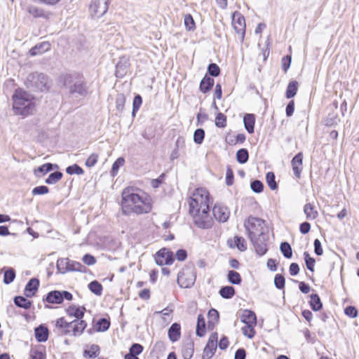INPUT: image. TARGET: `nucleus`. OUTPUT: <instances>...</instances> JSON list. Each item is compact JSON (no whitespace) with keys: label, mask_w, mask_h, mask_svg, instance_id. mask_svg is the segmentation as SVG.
Masks as SVG:
<instances>
[{"label":"nucleus","mask_w":359,"mask_h":359,"mask_svg":"<svg viewBox=\"0 0 359 359\" xmlns=\"http://www.w3.org/2000/svg\"><path fill=\"white\" fill-rule=\"evenodd\" d=\"M13 109L15 114L27 116L35 109L33 97L27 92L19 88L13 95Z\"/></svg>","instance_id":"obj_2"},{"label":"nucleus","mask_w":359,"mask_h":359,"mask_svg":"<svg viewBox=\"0 0 359 359\" xmlns=\"http://www.w3.org/2000/svg\"><path fill=\"white\" fill-rule=\"evenodd\" d=\"M249 158V154L246 149H240L236 152V159L239 163H245Z\"/></svg>","instance_id":"obj_37"},{"label":"nucleus","mask_w":359,"mask_h":359,"mask_svg":"<svg viewBox=\"0 0 359 359\" xmlns=\"http://www.w3.org/2000/svg\"><path fill=\"white\" fill-rule=\"evenodd\" d=\"M49 189L46 186H39L36 187L32 189V194L33 195H41L45 194L48 192Z\"/></svg>","instance_id":"obj_61"},{"label":"nucleus","mask_w":359,"mask_h":359,"mask_svg":"<svg viewBox=\"0 0 359 359\" xmlns=\"http://www.w3.org/2000/svg\"><path fill=\"white\" fill-rule=\"evenodd\" d=\"M298 90V83L296 81H290L287 86L285 96L290 99L295 96Z\"/></svg>","instance_id":"obj_32"},{"label":"nucleus","mask_w":359,"mask_h":359,"mask_svg":"<svg viewBox=\"0 0 359 359\" xmlns=\"http://www.w3.org/2000/svg\"><path fill=\"white\" fill-rule=\"evenodd\" d=\"M303 255L306 268L312 272L314 271L315 259L311 257L308 252H304Z\"/></svg>","instance_id":"obj_42"},{"label":"nucleus","mask_w":359,"mask_h":359,"mask_svg":"<svg viewBox=\"0 0 359 359\" xmlns=\"http://www.w3.org/2000/svg\"><path fill=\"white\" fill-rule=\"evenodd\" d=\"M205 137V131L202 128L196 129L194 133V141L198 144H202Z\"/></svg>","instance_id":"obj_47"},{"label":"nucleus","mask_w":359,"mask_h":359,"mask_svg":"<svg viewBox=\"0 0 359 359\" xmlns=\"http://www.w3.org/2000/svg\"><path fill=\"white\" fill-rule=\"evenodd\" d=\"M143 351V346L140 344H133L130 348L129 353L137 356Z\"/></svg>","instance_id":"obj_58"},{"label":"nucleus","mask_w":359,"mask_h":359,"mask_svg":"<svg viewBox=\"0 0 359 359\" xmlns=\"http://www.w3.org/2000/svg\"><path fill=\"white\" fill-rule=\"evenodd\" d=\"M89 290L96 295H101L102 292V285L97 280H93L88 284Z\"/></svg>","instance_id":"obj_38"},{"label":"nucleus","mask_w":359,"mask_h":359,"mask_svg":"<svg viewBox=\"0 0 359 359\" xmlns=\"http://www.w3.org/2000/svg\"><path fill=\"white\" fill-rule=\"evenodd\" d=\"M66 172L69 175H82L83 173V170L77 164H74L72 165L68 166L66 168Z\"/></svg>","instance_id":"obj_51"},{"label":"nucleus","mask_w":359,"mask_h":359,"mask_svg":"<svg viewBox=\"0 0 359 359\" xmlns=\"http://www.w3.org/2000/svg\"><path fill=\"white\" fill-rule=\"evenodd\" d=\"M215 126L224 128L226 126V116L223 113H218L215 118Z\"/></svg>","instance_id":"obj_44"},{"label":"nucleus","mask_w":359,"mask_h":359,"mask_svg":"<svg viewBox=\"0 0 359 359\" xmlns=\"http://www.w3.org/2000/svg\"><path fill=\"white\" fill-rule=\"evenodd\" d=\"M69 259L68 258H60L58 259L56 263V267L58 272L61 273H65L69 271Z\"/></svg>","instance_id":"obj_30"},{"label":"nucleus","mask_w":359,"mask_h":359,"mask_svg":"<svg viewBox=\"0 0 359 359\" xmlns=\"http://www.w3.org/2000/svg\"><path fill=\"white\" fill-rule=\"evenodd\" d=\"M208 72L212 76H218L220 74V69L215 63H211L208 65Z\"/></svg>","instance_id":"obj_55"},{"label":"nucleus","mask_w":359,"mask_h":359,"mask_svg":"<svg viewBox=\"0 0 359 359\" xmlns=\"http://www.w3.org/2000/svg\"><path fill=\"white\" fill-rule=\"evenodd\" d=\"M266 182L268 186L272 190H276L278 187V185L275 180V175L272 172H269L266 176Z\"/></svg>","instance_id":"obj_49"},{"label":"nucleus","mask_w":359,"mask_h":359,"mask_svg":"<svg viewBox=\"0 0 359 359\" xmlns=\"http://www.w3.org/2000/svg\"><path fill=\"white\" fill-rule=\"evenodd\" d=\"M250 187L254 192L259 194L263 191L264 184L261 181L255 180L251 182Z\"/></svg>","instance_id":"obj_52"},{"label":"nucleus","mask_w":359,"mask_h":359,"mask_svg":"<svg viewBox=\"0 0 359 359\" xmlns=\"http://www.w3.org/2000/svg\"><path fill=\"white\" fill-rule=\"evenodd\" d=\"M303 154L302 152L296 154L291 161L294 175L299 178L302 170Z\"/></svg>","instance_id":"obj_16"},{"label":"nucleus","mask_w":359,"mask_h":359,"mask_svg":"<svg viewBox=\"0 0 359 359\" xmlns=\"http://www.w3.org/2000/svg\"><path fill=\"white\" fill-rule=\"evenodd\" d=\"M43 300L50 304H61L62 302V298L60 294V291L53 290L48 292L46 297V299H43Z\"/></svg>","instance_id":"obj_24"},{"label":"nucleus","mask_w":359,"mask_h":359,"mask_svg":"<svg viewBox=\"0 0 359 359\" xmlns=\"http://www.w3.org/2000/svg\"><path fill=\"white\" fill-rule=\"evenodd\" d=\"M126 102V97L123 95H118L116 99V107L118 111H122Z\"/></svg>","instance_id":"obj_57"},{"label":"nucleus","mask_w":359,"mask_h":359,"mask_svg":"<svg viewBox=\"0 0 359 359\" xmlns=\"http://www.w3.org/2000/svg\"><path fill=\"white\" fill-rule=\"evenodd\" d=\"M219 292L223 298L230 299L234 295L235 290L232 286H224Z\"/></svg>","instance_id":"obj_36"},{"label":"nucleus","mask_w":359,"mask_h":359,"mask_svg":"<svg viewBox=\"0 0 359 359\" xmlns=\"http://www.w3.org/2000/svg\"><path fill=\"white\" fill-rule=\"evenodd\" d=\"M142 103V98L140 95H137L135 96L133 99V111H132V116L133 117L135 116L136 112L139 110L140 106Z\"/></svg>","instance_id":"obj_46"},{"label":"nucleus","mask_w":359,"mask_h":359,"mask_svg":"<svg viewBox=\"0 0 359 359\" xmlns=\"http://www.w3.org/2000/svg\"><path fill=\"white\" fill-rule=\"evenodd\" d=\"M232 23L236 33L240 36L241 41H243L245 32V20L239 13H235L233 15Z\"/></svg>","instance_id":"obj_13"},{"label":"nucleus","mask_w":359,"mask_h":359,"mask_svg":"<svg viewBox=\"0 0 359 359\" xmlns=\"http://www.w3.org/2000/svg\"><path fill=\"white\" fill-rule=\"evenodd\" d=\"M62 177V173L60 171L54 172L49 175L46 180V183L48 184H54L59 182Z\"/></svg>","instance_id":"obj_40"},{"label":"nucleus","mask_w":359,"mask_h":359,"mask_svg":"<svg viewBox=\"0 0 359 359\" xmlns=\"http://www.w3.org/2000/svg\"><path fill=\"white\" fill-rule=\"evenodd\" d=\"M14 303L17 306L25 309H29L32 306V302L22 296L15 297L14 298Z\"/></svg>","instance_id":"obj_31"},{"label":"nucleus","mask_w":359,"mask_h":359,"mask_svg":"<svg viewBox=\"0 0 359 359\" xmlns=\"http://www.w3.org/2000/svg\"><path fill=\"white\" fill-rule=\"evenodd\" d=\"M173 261V253L167 248L161 249L155 255V262L159 266L170 265Z\"/></svg>","instance_id":"obj_11"},{"label":"nucleus","mask_w":359,"mask_h":359,"mask_svg":"<svg viewBox=\"0 0 359 359\" xmlns=\"http://www.w3.org/2000/svg\"><path fill=\"white\" fill-rule=\"evenodd\" d=\"M27 11L30 15H32L34 18L41 17L43 15V10L34 6H29L27 8Z\"/></svg>","instance_id":"obj_56"},{"label":"nucleus","mask_w":359,"mask_h":359,"mask_svg":"<svg viewBox=\"0 0 359 359\" xmlns=\"http://www.w3.org/2000/svg\"><path fill=\"white\" fill-rule=\"evenodd\" d=\"M234 242H235V245H236V248L240 251L243 252L247 250V244H246L245 239L243 237L238 236H235Z\"/></svg>","instance_id":"obj_48"},{"label":"nucleus","mask_w":359,"mask_h":359,"mask_svg":"<svg viewBox=\"0 0 359 359\" xmlns=\"http://www.w3.org/2000/svg\"><path fill=\"white\" fill-rule=\"evenodd\" d=\"M97 325L98 331L104 332L109 329L110 323L105 318H101L98 320Z\"/></svg>","instance_id":"obj_53"},{"label":"nucleus","mask_w":359,"mask_h":359,"mask_svg":"<svg viewBox=\"0 0 359 359\" xmlns=\"http://www.w3.org/2000/svg\"><path fill=\"white\" fill-rule=\"evenodd\" d=\"M209 193L203 188H198L193 193L189 201V212H194L197 209L209 210Z\"/></svg>","instance_id":"obj_3"},{"label":"nucleus","mask_w":359,"mask_h":359,"mask_svg":"<svg viewBox=\"0 0 359 359\" xmlns=\"http://www.w3.org/2000/svg\"><path fill=\"white\" fill-rule=\"evenodd\" d=\"M233 183V172L232 169L229 166L226 168V184L228 186L232 185Z\"/></svg>","instance_id":"obj_62"},{"label":"nucleus","mask_w":359,"mask_h":359,"mask_svg":"<svg viewBox=\"0 0 359 359\" xmlns=\"http://www.w3.org/2000/svg\"><path fill=\"white\" fill-rule=\"evenodd\" d=\"M97 158H98V155L97 154H92L86 160V165L87 167H93L94 166L97 161Z\"/></svg>","instance_id":"obj_63"},{"label":"nucleus","mask_w":359,"mask_h":359,"mask_svg":"<svg viewBox=\"0 0 359 359\" xmlns=\"http://www.w3.org/2000/svg\"><path fill=\"white\" fill-rule=\"evenodd\" d=\"M31 359H45V355L39 351L32 349L30 351Z\"/></svg>","instance_id":"obj_64"},{"label":"nucleus","mask_w":359,"mask_h":359,"mask_svg":"<svg viewBox=\"0 0 359 359\" xmlns=\"http://www.w3.org/2000/svg\"><path fill=\"white\" fill-rule=\"evenodd\" d=\"M64 86L68 89L69 93L72 95L84 97L88 93L87 87L84 81L80 79L73 78L70 75L65 77Z\"/></svg>","instance_id":"obj_4"},{"label":"nucleus","mask_w":359,"mask_h":359,"mask_svg":"<svg viewBox=\"0 0 359 359\" xmlns=\"http://www.w3.org/2000/svg\"><path fill=\"white\" fill-rule=\"evenodd\" d=\"M28 87L43 91L48 88V78L42 73L30 74L27 79Z\"/></svg>","instance_id":"obj_8"},{"label":"nucleus","mask_w":359,"mask_h":359,"mask_svg":"<svg viewBox=\"0 0 359 359\" xmlns=\"http://www.w3.org/2000/svg\"><path fill=\"white\" fill-rule=\"evenodd\" d=\"M184 26L189 31H193L196 29L195 22L191 15L187 14L184 16Z\"/></svg>","instance_id":"obj_45"},{"label":"nucleus","mask_w":359,"mask_h":359,"mask_svg":"<svg viewBox=\"0 0 359 359\" xmlns=\"http://www.w3.org/2000/svg\"><path fill=\"white\" fill-rule=\"evenodd\" d=\"M84 307L76 306H69L66 311L69 316L75 317L79 320H83L82 318L84 316Z\"/></svg>","instance_id":"obj_19"},{"label":"nucleus","mask_w":359,"mask_h":359,"mask_svg":"<svg viewBox=\"0 0 359 359\" xmlns=\"http://www.w3.org/2000/svg\"><path fill=\"white\" fill-rule=\"evenodd\" d=\"M228 280L234 285L240 284L241 282V277L239 273L235 271H229L227 275Z\"/></svg>","instance_id":"obj_39"},{"label":"nucleus","mask_w":359,"mask_h":359,"mask_svg":"<svg viewBox=\"0 0 359 359\" xmlns=\"http://www.w3.org/2000/svg\"><path fill=\"white\" fill-rule=\"evenodd\" d=\"M253 325H254L245 324V325L242 328L243 334L249 339L253 338L255 334Z\"/></svg>","instance_id":"obj_50"},{"label":"nucleus","mask_w":359,"mask_h":359,"mask_svg":"<svg viewBox=\"0 0 359 359\" xmlns=\"http://www.w3.org/2000/svg\"><path fill=\"white\" fill-rule=\"evenodd\" d=\"M196 333L197 336L202 337L205 334V322L203 315L199 314L197 318V325Z\"/></svg>","instance_id":"obj_28"},{"label":"nucleus","mask_w":359,"mask_h":359,"mask_svg":"<svg viewBox=\"0 0 359 359\" xmlns=\"http://www.w3.org/2000/svg\"><path fill=\"white\" fill-rule=\"evenodd\" d=\"M214 85V79L205 75L200 83V90L202 93H206L211 90Z\"/></svg>","instance_id":"obj_27"},{"label":"nucleus","mask_w":359,"mask_h":359,"mask_svg":"<svg viewBox=\"0 0 359 359\" xmlns=\"http://www.w3.org/2000/svg\"><path fill=\"white\" fill-rule=\"evenodd\" d=\"M244 226L248 233L249 238L262 236L265 233V221L255 217H249L244 222Z\"/></svg>","instance_id":"obj_5"},{"label":"nucleus","mask_w":359,"mask_h":359,"mask_svg":"<svg viewBox=\"0 0 359 359\" xmlns=\"http://www.w3.org/2000/svg\"><path fill=\"white\" fill-rule=\"evenodd\" d=\"M39 286V280L36 278H31L25 286V295L27 297H33L38 290Z\"/></svg>","instance_id":"obj_17"},{"label":"nucleus","mask_w":359,"mask_h":359,"mask_svg":"<svg viewBox=\"0 0 359 359\" xmlns=\"http://www.w3.org/2000/svg\"><path fill=\"white\" fill-rule=\"evenodd\" d=\"M194 351V343L192 341L184 344L182 350L184 359H191L193 356Z\"/></svg>","instance_id":"obj_29"},{"label":"nucleus","mask_w":359,"mask_h":359,"mask_svg":"<svg viewBox=\"0 0 359 359\" xmlns=\"http://www.w3.org/2000/svg\"><path fill=\"white\" fill-rule=\"evenodd\" d=\"M217 339L218 334L217 332L211 334L203 350V359H211L215 355L217 349Z\"/></svg>","instance_id":"obj_12"},{"label":"nucleus","mask_w":359,"mask_h":359,"mask_svg":"<svg viewBox=\"0 0 359 359\" xmlns=\"http://www.w3.org/2000/svg\"><path fill=\"white\" fill-rule=\"evenodd\" d=\"M285 278L281 274H276L274 278V285L278 289H283L285 287Z\"/></svg>","instance_id":"obj_54"},{"label":"nucleus","mask_w":359,"mask_h":359,"mask_svg":"<svg viewBox=\"0 0 359 359\" xmlns=\"http://www.w3.org/2000/svg\"><path fill=\"white\" fill-rule=\"evenodd\" d=\"M35 338L39 342H45L48 337V330L43 325H39L34 331Z\"/></svg>","instance_id":"obj_21"},{"label":"nucleus","mask_w":359,"mask_h":359,"mask_svg":"<svg viewBox=\"0 0 359 359\" xmlns=\"http://www.w3.org/2000/svg\"><path fill=\"white\" fill-rule=\"evenodd\" d=\"M50 48V43L48 41H44L41 43L36 44L29 50V53L32 55H36L48 51Z\"/></svg>","instance_id":"obj_23"},{"label":"nucleus","mask_w":359,"mask_h":359,"mask_svg":"<svg viewBox=\"0 0 359 359\" xmlns=\"http://www.w3.org/2000/svg\"><path fill=\"white\" fill-rule=\"evenodd\" d=\"M254 245L255 251L259 256L264 255L267 252V236L265 233L262 236L249 238Z\"/></svg>","instance_id":"obj_14"},{"label":"nucleus","mask_w":359,"mask_h":359,"mask_svg":"<svg viewBox=\"0 0 359 359\" xmlns=\"http://www.w3.org/2000/svg\"><path fill=\"white\" fill-rule=\"evenodd\" d=\"M53 165L50 163H47L45 164H43L42 165L39 166L36 170H35V172L36 171L42 172L43 175L48 173V172L51 171L53 170Z\"/></svg>","instance_id":"obj_60"},{"label":"nucleus","mask_w":359,"mask_h":359,"mask_svg":"<svg viewBox=\"0 0 359 359\" xmlns=\"http://www.w3.org/2000/svg\"><path fill=\"white\" fill-rule=\"evenodd\" d=\"M310 306L315 311H319L322 309L323 304L317 294H312L311 295Z\"/></svg>","instance_id":"obj_33"},{"label":"nucleus","mask_w":359,"mask_h":359,"mask_svg":"<svg viewBox=\"0 0 359 359\" xmlns=\"http://www.w3.org/2000/svg\"><path fill=\"white\" fill-rule=\"evenodd\" d=\"M15 278V270L12 268H9L4 273V283L6 285H8L14 280Z\"/></svg>","instance_id":"obj_43"},{"label":"nucleus","mask_w":359,"mask_h":359,"mask_svg":"<svg viewBox=\"0 0 359 359\" xmlns=\"http://www.w3.org/2000/svg\"><path fill=\"white\" fill-rule=\"evenodd\" d=\"M280 250L285 258L290 259L292 257V250L291 245L287 242L281 243L280 245Z\"/></svg>","instance_id":"obj_35"},{"label":"nucleus","mask_w":359,"mask_h":359,"mask_svg":"<svg viewBox=\"0 0 359 359\" xmlns=\"http://www.w3.org/2000/svg\"><path fill=\"white\" fill-rule=\"evenodd\" d=\"M196 270L193 266H187L177 276V283L183 288L192 287L196 281Z\"/></svg>","instance_id":"obj_6"},{"label":"nucleus","mask_w":359,"mask_h":359,"mask_svg":"<svg viewBox=\"0 0 359 359\" xmlns=\"http://www.w3.org/2000/svg\"><path fill=\"white\" fill-rule=\"evenodd\" d=\"M209 323H215L219 320V313L215 309H211L208 311Z\"/></svg>","instance_id":"obj_59"},{"label":"nucleus","mask_w":359,"mask_h":359,"mask_svg":"<svg viewBox=\"0 0 359 359\" xmlns=\"http://www.w3.org/2000/svg\"><path fill=\"white\" fill-rule=\"evenodd\" d=\"M255 116L253 114H246L243 117L245 128L249 133H254Z\"/></svg>","instance_id":"obj_22"},{"label":"nucleus","mask_w":359,"mask_h":359,"mask_svg":"<svg viewBox=\"0 0 359 359\" xmlns=\"http://www.w3.org/2000/svg\"><path fill=\"white\" fill-rule=\"evenodd\" d=\"M121 207L125 215H140L147 213L151 210V204L144 193L133 187L123 189Z\"/></svg>","instance_id":"obj_1"},{"label":"nucleus","mask_w":359,"mask_h":359,"mask_svg":"<svg viewBox=\"0 0 359 359\" xmlns=\"http://www.w3.org/2000/svg\"><path fill=\"white\" fill-rule=\"evenodd\" d=\"M99 351V346L96 344H93L90 346L89 350L84 351L83 355L90 358H95L98 355Z\"/></svg>","instance_id":"obj_41"},{"label":"nucleus","mask_w":359,"mask_h":359,"mask_svg":"<svg viewBox=\"0 0 359 359\" xmlns=\"http://www.w3.org/2000/svg\"><path fill=\"white\" fill-rule=\"evenodd\" d=\"M108 6V0H93L90 11L94 17L100 18L107 13Z\"/></svg>","instance_id":"obj_10"},{"label":"nucleus","mask_w":359,"mask_h":359,"mask_svg":"<svg viewBox=\"0 0 359 359\" xmlns=\"http://www.w3.org/2000/svg\"><path fill=\"white\" fill-rule=\"evenodd\" d=\"M128 67V60L126 57L120 58L116 66V76L120 78L123 77L126 74Z\"/></svg>","instance_id":"obj_18"},{"label":"nucleus","mask_w":359,"mask_h":359,"mask_svg":"<svg viewBox=\"0 0 359 359\" xmlns=\"http://www.w3.org/2000/svg\"><path fill=\"white\" fill-rule=\"evenodd\" d=\"M212 214L216 220L219 222H225L228 220L230 212L228 208L222 205L217 204L212 209Z\"/></svg>","instance_id":"obj_15"},{"label":"nucleus","mask_w":359,"mask_h":359,"mask_svg":"<svg viewBox=\"0 0 359 359\" xmlns=\"http://www.w3.org/2000/svg\"><path fill=\"white\" fill-rule=\"evenodd\" d=\"M86 267L81 264L80 262L72 261L69 259V271H79L85 273L86 272Z\"/></svg>","instance_id":"obj_34"},{"label":"nucleus","mask_w":359,"mask_h":359,"mask_svg":"<svg viewBox=\"0 0 359 359\" xmlns=\"http://www.w3.org/2000/svg\"><path fill=\"white\" fill-rule=\"evenodd\" d=\"M193 218L194 224L201 229H210L212 227L213 220L209 214V210L197 209L194 212H189Z\"/></svg>","instance_id":"obj_9"},{"label":"nucleus","mask_w":359,"mask_h":359,"mask_svg":"<svg viewBox=\"0 0 359 359\" xmlns=\"http://www.w3.org/2000/svg\"><path fill=\"white\" fill-rule=\"evenodd\" d=\"M87 326L85 320H74L72 322L67 323L64 318H60L55 321V327H67L69 330H71V335L79 336L81 335Z\"/></svg>","instance_id":"obj_7"},{"label":"nucleus","mask_w":359,"mask_h":359,"mask_svg":"<svg viewBox=\"0 0 359 359\" xmlns=\"http://www.w3.org/2000/svg\"><path fill=\"white\" fill-rule=\"evenodd\" d=\"M241 321L245 324L256 325L257 317L255 312L250 310H245L241 316Z\"/></svg>","instance_id":"obj_26"},{"label":"nucleus","mask_w":359,"mask_h":359,"mask_svg":"<svg viewBox=\"0 0 359 359\" xmlns=\"http://www.w3.org/2000/svg\"><path fill=\"white\" fill-rule=\"evenodd\" d=\"M181 327L178 323H173L168 330V337L172 342L177 341L181 336Z\"/></svg>","instance_id":"obj_20"},{"label":"nucleus","mask_w":359,"mask_h":359,"mask_svg":"<svg viewBox=\"0 0 359 359\" xmlns=\"http://www.w3.org/2000/svg\"><path fill=\"white\" fill-rule=\"evenodd\" d=\"M304 212L306 215V217L309 220H313L318 216V212L316 210L313 204L310 203L305 204L304 207Z\"/></svg>","instance_id":"obj_25"}]
</instances>
